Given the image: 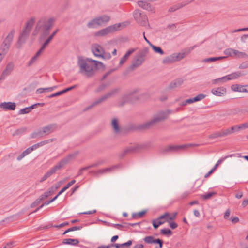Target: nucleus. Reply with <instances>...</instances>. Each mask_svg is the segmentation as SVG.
Here are the masks:
<instances>
[{
  "instance_id": "nucleus-6",
  "label": "nucleus",
  "mask_w": 248,
  "mask_h": 248,
  "mask_svg": "<svg viewBox=\"0 0 248 248\" xmlns=\"http://www.w3.org/2000/svg\"><path fill=\"white\" fill-rule=\"evenodd\" d=\"M15 32V30H12L4 39L0 47V55L5 56L7 53L13 41Z\"/></svg>"
},
{
  "instance_id": "nucleus-48",
  "label": "nucleus",
  "mask_w": 248,
  "mask_h": 248,
  "mask_svg": "<svg viewBox=\"0 0 248 248\" xmlns=\"http://www.w3.org/2000/svg\"><path fill=\"white\" fill-rule=\"evenodd\" d=\"M30 153L28 151L27 149H26L24 151H23L17 157V160L18 161H20L25 156L29 154Z\"/></svg>"
},
{
  "instance_id": "nucleus-2",
  "label": "nucleus",
  "mask_w": 248,
  "mask_h": 248,
  "mask_svg": "<svg viewBox=\"0 0 248 248\" xmlns=\"http://www.w3.org/2000/svg\"><path fill=\"white\" fill-rule=\"evenodd\" d=\"M87 62H92L94 63V67H97L98 65H100L101 67H104V64L99 61L92 60L90 58H87L86 60L81 59L78 62V65L80 67V72L84 73L88 77H91L94 75L93 66L88 63Z\"/></svg>"
},
{
  "instance_id": "nucleus-44",
  "label": "nucleus",
  "mask_w": 248,
  "mask_h": 248,
  "mask_svg": "<svg viewBox=\"0 0 248 248\" xmlns=\"http://www.w3.org/2000/svg\"><path fill=\"white\" fill-rule=\"evenodd\" d=\"M228 80H227V78L226 77V76L224 77H222L221 78H218L214 79L212 81V83L214 84H217L218 82H220L221 83H224L226 81H227Z\"/></svg>"
},
{
  "instance_id": "nucleus-17",
  "label": "nucleus",
  "mask_w": 248,
  "mask_h": 248,
  "mask_svg": "<svg viewBox=\"0 0 248 248\" xmlns=\"http://www.w3.org/2000/svg\"><path fill=\"white\" fill-rule=\"evenodd\" d=\"M0 108L4 110H14L16 108V103L11 102H4L0 103Z\"/></svg>"
},
{
  "instance_id": "nucleus-22",
  "label": "nucleus",
  "mask_w": 248,
  "mask_h": 248,
  "mask_svg": "<svg viewBox=\"0 0 248 248\" xmlns=\"http://www.w3.org/2000/svg\"><path fill=\"white\" fill-rule=\"evenodd\" d=\"M57 128V124H48L46 126L42 127L45 135H48L50 133L54 132Z\"/></svg>"
},
{
  "instance_id": "nucleus-27",
  "label": "nucleus",
  "mask_w": 248,
  "mask_h": 248,
  "mask_svg": "<svg viewBox=\"0 0 248 248\" xmlns=\"http://www.w3.org/2000/svg\"><path fill=\"white\" fill-rule=\"evenodd\" d=\"M148 51H149L148 48L144 47L142 49L140 50L137 53V54H136V55L135 56H136L138 58L142 60V61H143L144 62L145 60V57L147 55Z\"/></svg>"
},
{
  "instance_id": "nucleus-59",
  "label": "nucleus",
  "mask_w": 248,
  "mask_h": 248,
  "mask_svg": "<svg viewBox=\"0 0 248 248\" xmlns=\"http://www.w3.org/2000/svg\"><path fill=\"white\" fill-rule=\"evenodd\" d=\"M46 47L44 46L43 45H42L40 48L38 50V51L36 53L35 55L34 56H35L36 57H38L41 54V53L42 52V51L45 50V49L46 48Z\"/></svg>"
},
{
  "instance_id": "nucleus-11",
  "label": "nucleus",
  "mask_w": 248,
  "mask_h": 248,
  "mask_svg": "<svg viewBox=\"0 0 248 248\" xmlns=\"http://www.w3.org/2000/svg\"><path fill=\"white\" fill-rule=\"evenodd\" d=\"M149 144H137L125 149L121 154V157H123L126 154L129 153H133L140 150L145 149L148 148Z\"/></svg>"
},
{
  "instance_id": "nucleus-58",
  "label": "nucleus",
  "mask_w": 248,
  "mask_h": 248,
  "mask_svg": "<svg viewBox=\"0 0 248 248\" xmlns=\"http://www.w3.org/2000/svg\"><path fill=\"white\" fill-rule=\"evenodd\" d=\"M78 87V85H74L73 86H70L69 87L66 88L62 90L63 93H64L69 91H71Z\"/></svg>"
},
{
  "instance_id": "nucleus-10",
  "label": "nucleus",
  "mask_w": 248,
  "mask_h": 248,
  "mask_svg": "<svg viewBox=\"0 0 248 248\" xmlns=\"http://www.w3.org/2000/svg\"><path fill=\"white\" fill-rule=\"evenodd\" d=\"M191 144H185L181 145H170L163 148L161 152L163 153L178 152L181 150L185 149L187 147L191 146Z\"/></svg>"
},
{
  "instance_id": "nucleus-36",
  "label": "nucleus",
  "mask_w": 248,
  "mask_h": 248,
  "mask_svg": "<svg viewBox=\"0 0 248 248\" xmlns=\"http://www.w3.org/2000/svg\"><path fill=\"white\" fill-rule=\"evenodd\" d=\"M231 89L234 92H244V86L234 84L231 86Z\"/></svg>"
},
{
  "instance_id": "nucleus-24",
  "label": "nucleus",
  "mask_w": 248,
  "mask_h": 248,
  "mask_svg": "<svg viewBox=\"0 0 248 248\" xmlns=\"http://www.w3.org/2000/svg\"><path fill=\"white\" fill-rule=\"evenodd\" d=\"M211 93L216 96H222L226 93V89L225 88L223 87H218L217 89L214 88L212 89Z\"/></svg>"
},
{
  "instance_id": "nucleus-19",
  "label": "nucleus",
  "mask_w": 248,
  "mask_h": 248,
  "mask_svg": "<svg viewBox=\"0 0 248 248\" xmlns=\"http://www.w3.org/2000/svg\"><path fill=\"white\" fill-rule=\"evenodd\" d=\"M116 166H114L110 168H107L103 169H100L98 170H91L89 173L94 175H99L108 172H110L112 170L116 168Z\"/></svg>"
},
{
  "instance_id": "nucleus-62",
  "label": "nucleus",
  "mask_w": 248,
  "mask_h": 248,
  "mask_svg": "<svg viewBox=\"0 0 248 248\" xmlns=\"http://www.w3.org/2000/svg\"><path fill=\"white\" fill-rule=\"evenodd\" d=\"M109 226L119 230H122L123 229L122 224H110Z\"/></svg>"
},
{
  "instance_id": "nucleus-9",
  "label": "nucleus",
  "mask_w": 248,
  "mask_h": 248,
  "mask_svg": "<svg viewBox=\"0 0 248 248\" xmlns=\"http://www.w3.org/2000/svg\"><path fill=\"white\" fill-rule=\"evenodd\" d=\"M121 26V23L118 24H114L112 26H108L104 29H101L95 33L96 36H103L108 34L110 33L117 31Z\"/></svg>"
},
{
  "instance_id": "nucleus-64",
  "label": "nucleus",
  "mask_w": 248,
  "mask_h": 248,
  "mask_svg": "<svg viewBox=\"0 0 248 248\" xmlns=\"http://www.w3.org/2000/svg\"><path fill=\"white\" fill-rule=\"evenodd\" d=\"M26 130V128L25 127H22V128H21L20 129H18L17 130H16V133L14 134V135H19V134H20L21 133H24V132H25Z\"/></svg>"
},
{
  "instance_id": "nucleus-13",
  "label": "nucleus",
  "mask_w": 248,
  "mask_h": 248,
  "mask_svg": "<svg viewBox=\"0 0 248 248\" xmlns=\"http://www.w3.org/2000/svg\"><path fill=\"white\" fill-rule=\"evenodd\" d=\"M14 66L15 65L13 62H8L0 77V80H4L6 77L10 75L13 71Z\"/></svg>"
},
{
  "instance_id": "nucleus-54",
  "label": "nucleus",
  "mask_w": 248,
  "mask_h": 248,
  "mask_svg": "<svg viewBox=\"0 0 248 248\" xmlns=\"http://www.w3.org/2000/svg\"><path fill=\"white\" fill-rule=\"evenodd\" d=\"M50 195V191H46L44 194H42L40 197L39 199L43 201L44 199L47 198L48 196Z\"/></svg>"
},
{
  "instance_id": "nucleus-12",
  "label": "nucleus",
  "mask_w": 248,
  "mask_h": 248,
  "mask_svg": "<svg viewBox=\"0 0 248 248\" xmlns=\"http://www.w3.org/2000/svg\"><path fill=\"white\" fill-rule=\"evenodd\" d=\"M91 50L95 56L104 59V50L100 45L97 44L92 45Z\"/></svg>"
},
{
  "instance_id": "nucleus-14",
  "label": "nucleus",
  "mask_w": 248,
  "mask_h": 248,
  "mask_svg": "<svg viewBox=\"0 0 248 248\" xmlns=\"http://www.w3.org/2000/svg\"><path fill=\"white\" fill-rule=\"evenodd\" d=\"M78 154V151H76L74 153L69 154L66 157L62 159L58 163H57V166L61 169L62 167L66 165L71 159L75 158Z\"/></svg>"
},
{
  "instance_id": "nucleus-32",
  "label": "nucleus",
  "mask_w": 248,
  "mask_h": 248,
  "mask_svg": "<svg viewBox=\"0 0 248 248\" xmlns=\"http://www.w3.org/2000/svg\"><path fill=\"white\" fill-rule=\"evenodd\" d=\"M243 129L242 127H241V124L240 125H236L231 128H227L225 130L226 134L227 136L233 133L236 131H238L240 129Z\"/></svg>"
},
{
  "instance_id": "nucleus-33",
  "label": "nucleus",
  "mask_w": 248,
  "mask_h": 248,
  "mask_svg": "<svg viewBox=\"0 0 248 248\" xmlns=\"http://www.w3.org/2000/svg\"><path fill=\"white\" fill-rule=\"evenodd\" d=\"M59 29H56L45 41V42L42 44L46 47L48 45L49 43L51 41L53 38L54 37L56 33L59 31Z\"/></svg>"
},
{
  "instance_id": "nucleus-49",
  "label": "nucleus",
  "mask_w": 248,
  "mask_h": 248,
  "mask_svg": "<svg viewBox=\"0 0 248 248\" xmlns=\"http://www.w3.org/2000/svg\"><path fill=\"white\" fill-rule=\"evenodd\" d=\"M195 191V190H191L190 191H187L183 192L180 196V199H184L186 198L191 193Z\"/></svg>"
},
{
  "instance_id": "nucleus-5",
  "label": "nucleus",
  "mask_w": 248,
  "mask_h": 248,
  "mask_svg": "<svg viewBox=\"0 0 248 248\" xmlns=\"http://www.w3.org/2000/svg\"><path fill=\"white\" fill-rule=\"evenodd\" d=\"M139 89H134L129 93L124 94L120 100L119 106H123L126 103H134L141 99V97L146 95V93H142L139 95L137 94Z\"/></svg>"
},
{
  "instance_id": "nucleus-15",
  "label": "nucleus",
  "mask_w": 248,
  "mask_h": 248,
  "mask_svg": "<svg viewBox=\"0 0 248 248\" xmlns=\"http://www.w3.org/2000/svg\"><path fill=\"white\" fill-rule=\"evenodd\" d=\"M144 241L148 244H158L159 248H162L163 241L162 240L157 238L155 239L153 236H146L143 238Z\"/></svg>"
},
{
  "instance_id": "nucleus-25",
  "label": "nucleus",
  "mask_w": 248,
  "mask_h": 248,
  "mask_svg": "<svg viewBox=\"0 0 248 248\" xmlns=\"http://www.w3.org/2000/svg\"><path fill=\"white\" fill-rule=\"evenodd\" d=\"M96 17L100 26L107 23L110 19V16L107 15H102Z\"/></svg>"
},
{
  "instance_id": "nucleus-45",
  "label": "nucleus",
  "mask_w": 248,
  "mask_h": 248,
  "mask_svg": "<svg viewBox=\"0 0 248 248\" xmlns=\"http://www.w3.org/2000/svg\"><path fill=\"white\" fill-rule=\"evenodd\" d=\"M160 233L163 235L170 236L172 235V231L168 228L162 229L160 230Z\"/></svg>"
},
{
  "instance_id": "nucleus-43",
  "label": "nucleus",
  "mask_w": 248,
  "mask_h": 248,
  "mask_svg": "<svg viewBox=\"0 0 248 248\" xmlns=\"http://www.w3.org/2000/svg\"><path fill=\"white\" fill-rule=\"evenodd\" d=\"M146 213V211L145 210H143L138 213H134L132 214V217L134 218L141 217L145 214Z\"/></svg>"
},
{
  "instance_id": "nucleus-1",
  "label": "nucleus",
  "mask_w": 248,
  "mask_h": 248,
  "mask_svg": "<svg viewBox=\"0 0 248 248\" xmlns=\"http://www.w3.org/2000/svg\"><path fill=\"white\" fill-rule=\"evenodd\" d=\"M55 21L56 18L54 17H42L37 21L32 34L35 36L38 32H40L39 40L42 41L49 35L50 30L54 26Z\"/></svg>"
},
{
  "instance_id": "nucleus-16",
  "label": "nucleus",
  "mask_w": 248,
  "mask_h": 248,
  "mask_svg": "<svg viewBox=\"0 0 248 248\" xmlns=\"http://www.w3.org/2000/svg\"><path fill=\"white\" fill-rule=\"evenodd\" d=\"M167 216H169V214L168 213H166L164 214L159 217L157 219H154L152 220V224L153 227L156 229L158 228V227L163 224L164 223V221H162V220L163 219H165Z\"/></svg>"
},
{
  "instance_id": "nucleus-51",
  "label": "nucleus",
  "mask_w": 248,
  "mask_h": 248,
  "mask_svg": "<svg viewBox=\"0 0 248 248\" xmlns=\"http://www.w3.org/2000/svg\"><path fill=\"white\" fill-rule=\"evenodd\" d=\"M132 244V241L129 240L127 242L120 244V248H129V247Z\"/></svg>"
},
{
  "instance_id": "nucleus-31",
  "label": "nucleus",
  "mask_w": 248,
  "mask_h": 248,
  "mask_svg": "<svg viewBox=\"0 0 248 248\" xmlns=\"http://www.w3.org/2000/svg\"><path fill=\"white\" fill-rule=\"evenodd\" d=\"M79 241L77 239L66 238L62 241L63 244L70 245L72 246H77L78 244Z\"/></svg>"
},
{
  "instance_id": "nucleus-40",
  "label": "nucleus",
  "mask_w": 248,
  "mask_h": 248,
  "mask_svg": "<svg viewBox=\"0 0 248 248\" xmlns=\"http://www.w3.org/2000/svg\"><path fill=\"white\" fill-rule=\"evenodd\" d=\"M151 47L155 52L158 53L160 55H163L164 54V51L160 46H156L152 44Z\"/></svg>"
},
{
  "instance_id": "nucleus-21",
  "label": "nucleus",
  "mask_w": 248,
  "mask_h": 248,
  "mask_svg": "<svg viewBox=\"0 0 248 248\" xmlns=\"http://www.w3.org/2000/svg\"><path fill=\"white\" fill-rule=\"evenodd\" d=\"M184 79L182 78H179L172 81L169 85V89H173L180 87L184 83Z\"/></svg>"
},
{
  "instance_id": "nucleus-47",
  "label": "nucleus",
  "mask_w": 248,
  "mask_h": 248,
  "mask_svg": "<svg viewBox=\"0 0 248 248\" xmlns=\"http://www.w3.org/2000/svg\"><path fill=\"white\" fill-rule=\"evenodd\" d=\"M235 154H231L227 156H225L223 157L220 158L217 162V164L219 166L222 162H223L225 159L228 158V157H235Z\"/></svg>"
},
{
  "instance_id": "nucleus-8",
  "label": "nucleus",
  "mask_w": 248,
  "mask_h": 248,
  "mask_svg": "<svg viewBox=\"0 0 248 248\" xmlns=\"http://www.w3.org/2000/svg\"><path fill=\"white\" fill-rule=\"evenodd\" d=\"M134 17L136 21L142 26H146L148 23L147 16L139 10H136L134 13Z\"/></svg>"
},
{
  "instance_id": "nucleus-18",
  "label": "nucleus",
  "mask_w": 248,
  "mask_h": 248,
  "mask_svg": "<svg viewBox=\"0 0 248 248\" xmlns=\"http://www.w3.org/2000/svg\"><path fill=\"white\" fill-rule=\"evenodd\" d=\"M60 170L59 167L56 164L53 167H52L49 171H48L41 179L40 182L42 183L46 179L50 177L52 174L55 173L58 170Z\"/></svg>"
},
{
  "instance_id": "nucleus-7",
  "label": "nucleus",
  "mask_w": 248,
  "mask_h": 248,
  "mask_svg": "<svg viewBox=\"0 0 248 248\" xmlns=\"http://www.w3.org/2000/svg\"><path fill=\"white\" fill-rule=\"evenodd\" d=\"M120 91V88H116L113 89L110 91L109 92L107 93L106 94L102 96L100 98L95 100L94 102H93L92 104H91L88 107H86L84 108V111H87L90 108H93L97 104H100L102 102L107 100V99L111 97L112 96L115 95Z\"/></svg>"
},
{
  "instance_id": "nucleus-41",
  "label": "nucleus",
  "mask_w": 248,
  "mask_h": 248,
  "mask_svg": "<svg viewBox=\"0 0 248 248\" xmlns=\"http://www.w3.org/2000/svg\"><path fill=\"white\" fill-rule=\"evenodd\" d=\"M175 61H178L183 59L185 56V53H173Z\"/></svg>"
},
{
  "instance_id": "nucleus-61",
  "label": "nucleus",
  "mask_w": 248,
  "mask_h": 248,
  "mask_svg": "<svg viewBox=\"0 0 248 248\" xmlns=\"http://www.w3.org/2000/svg\"><path fill=\"white\" fill-rule=\"evenodd\" d=\"M37 58H38L36 57L35 56L32 57L31 59L29 61L28 63V66H31L37 60Z\"/></svg>"
},
{
  "instance_id": "nucleus-4",
  "label": "nucleus",
  "mask_w": 248,
  "mask_h": 248,
  "mask_svg": "<svg viewBox=\"0 0 248 248\" xmlns=\"http://www.w3.org/2000/svg\"><path fill=\"white\" fill-rule=\"evenodd\" d=\"M35 18L31 17L25 23V26L20 33L17 40L16 47L20 48L25 43L30 34L31 31L34 24Z\"/></svg>"
},
{
  "instance_id": "nucleus-26",
  "label": "nucleus",
  "mask_w": 248,
  "mask_h": 248,
  "mask_svg": "<svg viewBox=\"0 0 248 248\" xmlns=\"http://www.w3.org/2000/svg\"><path fill=\"white\" fill-rule=\"evenodd\" d=\"M136 50L135 48H131L129 49L125 55L121 59L119 62V66H121L128 59V57Z\"/></svg>"
},
{
  "instance_id": "nucleus-34",
  "label": "nucleus",
  "mask_w": 248,
  "mask_h": 248,
  "mask_svg": "<svg viewBox=\"0 0 248 248\" xmlns=\"http://www.w3.org/2000/svg\"><path fill=\"white\" fill-rule=\"evenodd\" d=\"M99 26L97 17L91 20L87 24L88 28H96Z\"/></svg>"
},
{
  "instance_id": "nucleus-63",
  "label": "nucleus",
  "mask_w": 248,
  "mask_h": 248,
  "mask_svg": "<svg viewBox=\"0 0 248 248\" xmlns=\"http://www.w3.org/2000/svg\"><path fill=\"white\" fill-rule=\"evenodd\" d=\"M30 111H29L28 108H27V107H26L25 108L21 109L18 112V114H24L28 113Z\"/></svg>"
},
{
  "instance_id": "nucleus-39",
  "label": "nucleus",
  "mask_w": 248,
  "mask_h": 248,
  "mask_svg": "<svg viewBox=\"0 0 248 248\" xmlns=\"http://www.w3.org/2000/svg\"><path fill=\"white\" fill-rule=\"evenodd\" d=\"M76 182L75 180H72L69 183H68L65 186H64L59 192L58 195L62 194L63 192H64L66 190L68 189L72 185L75 184Z\"/></svg>"
},
{
  "instance_id": "nucleus-52",
  "label": "nucleus",
  "mask_w": 248,
  "mask_h": 248,
  "mask_svg": "<svg viewBox=\"0 0 248 248\" xmlns=\"http://www.w3.org/2000/svg\"><path fill=\"white\" fill-rule=\"evenodd\" d=\"M206 95L204 94L200 93V94H198L197 96H196L194 98L195 102H197V101L202 100L206 97Z\"/></svg>"
},
{
  "instance_id": "nucleus-46",
  "label": "nucleus",
  "mask_w": 248,
  "mask_h": 248,
  "mask_svg": "<svg viewBox=\"0 0 248 248\" xmlns=\"http://www.w3.org/2000/svg\"><path fill=\"white\" fill-rule=\"evenodd\" d=\"M216 193L214 192H208L207 194L202 195L201 197L203 200H208L210 199L213 195H215Z\"/></svg>"
},
{
  "instance_id": "nucleus-37",
  "label": "nucleus",
  "mask_w": 248,
  "mask_h": 248,
  "mask_svg": "<svg viewBox=\"0 0 248 248\" xmlns=\"http://www.w3.org/2000/svg\"><path fill=\"white\" fill-rule=\"evenodd\" d=\"M226 56H220V57H211L205 59L203 60V62H214L217 60H220L226 58Z\"/></svg>"
},
{
  "instance_id": "nucleus-50",
  "label": "nucleus",
  "mask_w": 248,
  "mask_h": 248,
  "mask_svg": "<svg viewBox=\"0 0 248 248\" xmlns=\"http://www.w3.org/2000/svg\"><path fill=\"white\" fill-rule=\"evenodd\" d=\"M103 161H97V162L93 163V164H91L90 165L86 166V168H87L88 170L89 169L92 168H95V167L99 166L101 164H102L103 163Z\"/></svg>"
},
{
  "instance_id": "nucleus-20",
  "label": "nucleus",
  "mask_w": 248,
  "mask_h": 248,
  "mask_svg": "<svg viewBox=\"0 0 248 248\" xmlns=\"http://www.w3.org/2000/svg\"><path fill=\"white\" fill-rule=\"evenodd\" d=\"M143 62V61L135 56L132 64L128 67V69L132 71L140 66Z\"/></svg>"
},
{
  "instance_id": "nucleus-23",
  "label": "nucleus",
  "mask_w": 248,
  "mask_h": 248,
  "mask_svg": "<svg viewBox=\"0 0 248 248\" xmlns=\"http://www.w3.org/2000/svg\"><path fill=\"white\" fill-rule=\"evenodd\" d=\"M138 3L139 6L143 9L150 11L152 13L155 12L154 8L152 7L151 4L145 1H139Z\"/></svg>"
},
{
  "instance_id": "nucleus-60",
  "label": "nucleus",
  "mask_w": 248,
  "mask_h": 248,
  "mask_svg": "<svg viewBox=\"0 0 248 248\" xmlns=\"http://www.w3.org/2000/svg\"><path fill=\"white\" fill-rule=\"evenodd\" d=\"M232 48H228L224 51V54L227 56L232 57Z\"/></svg>"
},
{
  "instance_id": "nucleus-38",
  "label": "nucleus",
  "mask_w": 248,
  "mask_h": 248,
  "mask_svg": "<svg viewBox=\"0 0 248 248\" xmlns=\"http://www.w3.org/2000/svg\"><path fill=\"white\" fill-rule=\"evenodd\" d=\"M175 62L174 60V57L173 56V54L170 56H167L165 57L162 60V63L164 64H169L171 63Z\"/></svg>"
},
{
  "instance_id": "nucleus-29",
  "label": "nucleus",
  "mask_w": 248,
  "mask_h": 248,
  "mask_svg": "<svg viewBox=\"0 0 248 248\" xmlns=\"http://www.w3.org/2000/svg\"><path fill=\"white\" fill-rule=\"evenodd\" d=\"M42 127L39 128L34 130L30 135L31 138H37L43 137L45 136L44 132H43Z\"/></svg>"
},
{
  "instance_id": "nucleus-42",
  "label": "nucleus",
  "mask_w": 248,
  "mask_h": 248,
  "mask_svg": "<svg viewBox=\"0 0 248 248\" xmlns=\"http://www.w3.org/2000/svg\"><path fill=\"white\" fill-rule=\"evenodd\" d=\"M82 226H73V227L68 228V229L65 230L63 232L62 235H64L66 233H67L70 232L77 231V230H80L82 229Z\"/></svg>"
},
{
  "instance_id": "nucleus-30",
  "label": "nucleus",
  "mask_w": 248,
  "mask_h": 248,
  "mask_svg": "<svg viewBox=\"0 0 248 248\" xmlns=\"http://www.w3.org/2000/svg\"><path fill=\"white\" fill-rule=\"evenodd\" d=\"M111 126L115 133L117 134L120 132V127L118 119L114 118L112 120Z\"/></svg>"
},
{
  "instance_id": "nucleus-28",
  "label": "nucleus",
  "mask_w": 248,
  "mask_h": 248,
  "mask_svg": "<svg viewBox=\"0 0 248 248\" xmlns=\"http://www.w3.org/2000/svg\"><path fill=\"white\" fill-rule=\"evenodd\" d=\"M227 136L225 130H222L219 131H217L215 133H213L211 134H210L208 136V138L209 139H215L217 138H220V137H224Z\"/></svg>"
},
{
  "instance_id": "nucleus-57",
  "label": "nucleus",
  "mask_w": 248,
  "mask_h": 248,
  "mask_svg": "<svg viewBox=\"0 0 248 248\" xmlns=\"http://www.w3.org/2000/svg\"><path fill=\"white\" fill-rule=\"evenodd\" d=\"M44 105V103H36L33 105H32L31 106L27 107V108H28L29 111L30 112L32 109L34 108L36 106H42Z\"/></svg>"
},
{
  "instance_id": "nucleus-56",
  "label": "nucleus",
  "mask_w": 248,
  "mask_h": 248,
  "mask_svg": "<svg viewBox=\"0 0 248 248\" xmlns=\"http://www.w3.org/2000/svg\"><path fill=\"white\" fill-rule=\"evenodd\" d=\"M60 196V195H58V193L54 197H53L52 199H51L50 200L48 201H46V202H45L43 204L44 205H48L49 203H51L52 202H54V201H55L57 198Z\"/></svg>"
},
{
  "instance_id": "nucleus-3",
  "label": "nucleus",
  "mask_w": 248,
  "mask_h": 248,
  "mask_svg": "<svg viewBox=\"0 0 248 248\" xmlns=\"http://www.w3.org/2000/svg\"><path fill=\"white\" fill-rule=\"evenodd\" d=\"M171 113L172 111L170 109L160 111L155 115L150 120L140 124L138 128L142 130L149 129L155 126L157 123L167 119L168 116Z\"/></svg>"
},
{
  "instance_id": "nucleus-53",
  "label": "nucleus",
  "mask_w": 248,
  "mask_h": 248,
  "mask_svg": "<svg viewBox=\"0 0 248 248\" xmlns=\"http://www.w3.org/2000/svg\"><path fill=\"white\" fill-rule=\"evenodd\" d=\"M109 84H105L103 83L101 85H100L96 90L97 93L100 92L103 90H104L108 86Z\"/></svg>"
},
{
  "instance_id": "nucleus-55",
  "label": "nucleus",
  "mask_w": 248,
  "mask_h": 248,
  "mask_svg": "<svg viewBox=\"0 0 248 248\" xmlns=\"http://www.w3.org/2000/svg\"><path fill=\"white\" fill-rule=\"evenodd\" d=\"M41 201H42L39 198L37 199L35 201H34L31 203V207L34 208V207H36V206L38 205L40 203Z\"/></svg>"
},
{
  "instance_id": "nucleus-35",
  "label": "nucleus",
  "mask_w": 248,
  "mask_h": 248,
  "mask_svg": "<svg viewBox=\"0 0 248 248\" xmlns=\"http://www.w3.org/2000/svg\"><path fill=\"white\" fill-rule=\"evenodd\" d=\"M243 74L240 72H236L232 73L231 74L228 75L226 76V77L227 78V80H232L236 79V78L242 76Z\"/></svg>"
}]
</instances>
